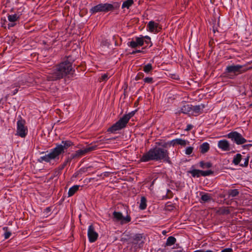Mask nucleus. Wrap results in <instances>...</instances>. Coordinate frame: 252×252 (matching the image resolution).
Here are the masks:
<instances>
[{"instance_id": "45", "label": "nucleus", "mask_w": 252, "mask_h": 252, "mask_svg": "<svg viewBox=\"0 0 252 252\" xmlns=\"http://www.w3.org/2000/svg\"><path fill=\"white\" fill-rule=\"evenodd\" d=\"M192 127H193V126H192V125H188L187 126V128H186V130H187V131H189V130H190V129L192 128Z\"/></svg>"}, {"instance_id": "34", "label": "nucleus", "mask_w": 252, "mask_h": 252, "mask_svg": "<svg viewBox=\"0 0 252 252\" xmlns=\"http://www.w3.org/2000/svg\"><path fill=\"white\" fill-rule=\"evenodd\" d=\"M3 229L5 231V233L4 234L5 239H7L9 238L11 233L10 231H8V227H4Z\"/></svg>"}, {"instance_id": "40", "label": "nucleus", "mask_w": 252, "mask_h": 252, "mask_svg": "<svg viewBox=\"0 0 252 252\" xmlns=\"http://www.w3.org/2000/svg\"><path fill=\"white\" fill-rule=\"evenodd\" d=\"M249 157H247L245 159H244V164H241L240 165L241 166H244V167H246L248 166V163H249Z\"/></svg>"}, {"instance_id": "48", "label": "nucleus", "mask_w": 252, "mask_h": 252, "mask_svg": "<svg viewBox=\"0 0 252 252\" xmlns=\"http://www.w3.org/2000/svg\"><path fill=\"white\" fill-rule=\"evenodd\" d=\"M200 251V252H213L212 251H211V250H207L206 251H201V250H199Z\"/></svg>"}, {"instance_id": "27", "label": "nucleus", "mask_w": 252, "mask_h": 252, "mask_svg": "<svg viewBox=\"0 0 252 252\" xmlns=\"http://www.w3.org/2000/svg\"><path fill=\"white\" fill-rule=\"evenodd\" d=\"M176 239L173 236H170L167 238L166 245V246H171L175 243Z\"/></svg>"}, {"instance_id": "13", "label": "nucleus", "mask_w": 252, "mask_h": 252, "mask_svg": "<svg viewBox=\"0 0 252 252\" xmlns=\"http://www.w3.org/2000/svg\"><path fill=\"white\" fill-rule=\"evenodd\" d=\"M218 146L223 151H227L229 150V144L226 140L219 141Z\"/></svg>"}, {"instance_id": "14", "label": "nucleus", "mask_w": 252, "mask_h": 252, "mask_svg": "<svg viewBox=\"0 0 252 252\" xmlns=\"http://www.w3.org/2000/svg\"><path fill=\"white\" fill-rule=\"evenodd\" d=\"M24 81H21L18 83H15L12 85L10 87L8 88L9 90L14 89V90L12 92V93L13 95L15 94L18 91V89L20 87L21 85H24Z\"/></svg>"}, {"instance_id": "38", "label": "nucleus", "mask_w": 252, "mask_h": 252, "mask_svg": "<svg viewBox=\"0 0 252 252\" xmlns=\"http://www.w3.org/2000/svg\"><path fill=\"white\" fill-rule=\"evenodd\" d=\"M128 45L132 48H135L138 45L136 41H131L128 43Z\"/></svg>"}, {"instance_id": "46", "label": "nucleus", "mask_w": 252, "mask_h": 252, "mask_svg": "<svg viewBox=\"0 0 252 252\" xmlns=\"http://www.w3.org/2000/svg\"><path fill=\"white\" fill-rule=\"evenodd\" d=\"M141 52V50H136V51H133V52L131 53V54H135V53H140V52Z\"/></svg>"}, {"instance_id": "19", "label": "nucleus", "mask_w": 252, "mask_h": 252, "mask_svg": "<svg viewBox=\"0 0 252 252\" xmlns=\"http://www.w3.org/2000/svg\"><path fill=\"white\" fill-rule=\"evenodd\" d=\"M229 197H234L239 194V191L237 189H229L227 191Z\"/></svg>"}, {"instance_id": "3", "label": "nucleus", "mask_w": 252, "mask_h": 252, "mask_svg": "<svg viewBox=\"0 0 252 252\" xmlns=\"http://www.w3.org/2000/svg\"><path fill=\"white\" fill-rule=\"evenodd\" d=\"M120 6V3L119 2H114L113 3H101L95 6L92 7L90 9L91 14H95L97 12H108L118 9Z\"/></svg>"}, {"instance_id": "24", "label": "nucleus", "mask_w": 252, "mask_h": 252, "mask_svg": "<svg viewBox=\"0 0 252 252\" xmlns=\"http://www.w3.org/2000/svg\"><path fill=\"white\" fill-rule=\"evenodd\" d=\"M146 199L145 197L143 196L141 198L139 208L141 210H144L146 209Z\"/></svg>"}, {"instance_id": "6", "label": "nucleus", "mask_w": 252, "mask_h": 252, "mask_svg": "<svg viewBox=\"0 0 252 252\" xmlns=\"http://www.w3.org/2000/svg\"><path fill=\"white\" fill-rule=\"evenodd\" d=\"M225 70L226 73H233L235 75H237L246 72L247 69L244 65L232 64L227 66Z\"/></svg>"}, {"instance_id": "37", "label": "nucleus", "mask_w": 252, "mask_h": 252, "mask_svg": "<svg viewBox=\"0 0 252 252\" xmlns=\"http://www.w3.org/2000/svg\"><path fill=\"white\" fill-rule=\"evenodd\" d=\"M136 41L137 44L139 46H142L144 44V39L142 37H137L136 38Z\"/></svg>"}, {"instance_id": "8", "label": "nucleus", "mask_w": 252, "mask_h": 252, "mask_svg": "<svg viewBox=\"0 0 252 252\" xmlns=\"http://www.w3.org/2000/svg\"><path fill=\"white\" fill-rule=\"evenodd\" d=\"M228 137L231 138L232 141L238 145L243 144L247 141L246 139L240 133L236 131L229 133L228 134Z\"/></svg>"}, {"instance_id": "28", "label": "nucleus", "mask_w": 252, "mask_h": 252, "mask_svg": "<svg viewBox=\"0 0 252 252\" xmlns=\"http://www.w3.org/2000/svg\"><path fill=\"white\" fill-rule=\"evenodd\" d=\"M204 108V106H202V108H201L200 106L199 105H196L192 107V112L195 114H199L200 113L201 110Z\"/></svg>"}, {"instance_id": "23", "label": "nucleus", "mask_w": 252, "mask_h": 252, "mask_svg": "<svg viewBox=\"0 0 252 252\" xmlns=\"http://www.w3.org/2000/svg\"><path fill=\"white\" fill-rule=\"evenodd\" d=\"M72 145L73 143L70 141H62V144L60 145L63 147V150L64 151L65 150H66Z\"/></svg>"}, {"instance_id": "49", "label": "nucleus", "mask_w": 252, "mask_h": 252, "mask_svg": "<svg viewBox=\"0 0 252 252\" xmlns=\"http://www.w3.org/2000/svg\"><path fill=\"white\" fill-rule=\"evenodd\" d=\"M46 211L47 213L49 212L50 211V208H46Z\"/></svg>"}, {"instance_id": "50", "label": "nucleus", "mask_w": 252, "mask_h": 252, "mask_svg": "<svg viewBox=\"0 0 252 252\" xmlns=\"http://www.w3.org/2000/svg\"><path fill=\"white\" fill-rule=\"evenodd\" d=\"M102 43L104 44V45H107V44L108 43L106 41H105L102 42Z\"/></svg>"}, {"instance_id": "42", "label": "nucleus", "mask_w": 252, "mask_h": 252, "mask_svg": "<svg viewBox=\"0 0 252 252\" xmlns=\"http://www.w3.org/2000/svg\"><path fill=\"white\" fill-rule=\"evenodd\" d=\"M144 81L145 83H151L153 82V78L152 77H146L144 79Z\"/></svg>"}, {"instance_id": "2", "label": "nucleus", "mask_w": 252, "mask_h": 252, "mask_svg": "<svg viewBox=\"0 0 252 252\" xmlns=\"http://www.w3.org/2000/svg\"><path fill=\"white\" fill-rule=\"evenodd\" d=\"M162 159L171 163L168 150L157 146L151 149L148 152L144 154L141 158V160L143 162Z\"/></svg>"}, {"instance_id": "25", "label": "nucleus", "mask_w": 252, "mask_h": 252, "mask_svg": "<svg viewBox=\"0 0 252 252\" xmlns=\"http://www.w3.org/2000/svg\"><path fill=\"white\" fill-rule=\"evenodd\" d=\"M133 0H126L123 2V3L122 5V8H126L128 9L131 5H132L133 4Z\"/></svg>"}, {"instance_id": "7", "label": "nucleus", "mask_w": 252, "mask_h": 252, "mask_svg": "<svg viewBox=\"0 0 252 252\" xmlns=\"http://www.w3.org/2000/svg\"><path fill=\"white\" fill-rule=\"evenodd\" d=\"M97 146L94 145L83 148L80 150L76 151L75 153L72 154L70 156V158L74 159L79 158L94 150L96 149Z\"/></svg>"}, {"instance_id": "21", "label": "nucleus", "mask_w": 252, "mask_h": 252, "mask_svg": "<svg viewBox=\"0 0 252 252\" xmlns=\"http://www.w3.org/2000/svg\"><path fill=\"white\" fill-rule=\"evenodd\" d=\"M156 145H158L159 146H160V148H163L166 149V148H167L168 147H170L171 145H172L171 141L168 142H158L156 143Z\"/></svg>"}, {"instance_id": "12", "label": "nucleus", "mask_w": 252, "mask_h": 252, "mask_svg": "<svg viewBox=\"0 0 252 252\" xmlns=\"http://www.w3.org/2000/svg\"><path fill=\"white\" fill-rule=\"evenodd\" d=\"M148 27L150 32L156 33L158 32L161 30L158 23H155L154 21H150L148 24Z\"/></svg>"}, {"instance_id": "31", "label": "nucleus", "mask_w": 252, "mask_h": 252, "mask_svg": "<svg viewBox=\"0 0 252 252\" xmlns=\"http://www.w3.org/2000/svg\"><path fill=\"white\" fill-rule=\"evenodd\" d=\"M142 239V236L141 234H138L134 235L132 239L133 240V243H138V242L140 241Z\"/></svg>"}, {"instance_id": "20", "label": "nucleus", "mask_w": 252, "mask_h": 252, "mask_svg": "<svg viewBox=\"0 0 252 252\" xmlns=\"http://www.w3.org/2000/svg\"><path fill=\"white\" fill-rule=\"evenodd\" d=\"M210 148V145L208 143H203L200 147V152L202 154H204L208 152V151L209 150Z\"/></svg>"}, {"instance_id": "1", "label": "nucleus", "mask_w": 252, "mask_h": 252, "mask_svg": "<svg viewBox=\"0 0 252 252\" xmlns=\"http://www.w3.org/2000/svg\"><path fill=\"white\" fill-rule=\"evenodd\" d=\"M72 70V63L70 62H63L52 68L47 76V80L53 81L60 79L69 74Z\"/></svg>"}, {"instance_id": "30", "label": "nucleus", "mask_w": 252, "mask_h": 252, "mask_svg": "<svg viewBox=\"0 0 252 252\" xmlns=\"http://www.w3.org/2000/svg\"><path fill=\"white\" fill-rule=\"evenodd\" d=\"M201 199L203 201L206 202L210 201L212 199V197L209 194L205 193L202 195Z\"/></svg>"}, {"instance_id": "33", "label": "nucleus", "mask_w": 252, "mask_h": 252, "mask_svg": "<svg viewBox=\"0 0 252 252\" xmlns=\"http://www.w3.org/2000/svg\"><path fill=\"white\" fill-rule=\"evenodd\" d=\"M152 69V64L149 63L144 66L143 70L146 73L149 72Z\"/></svg>"}, {"instance_id": "47", "label": "nucleus", "mask_w": 252, "mask_h": 252, "mask_svg": "<svg viewBox=\"0 0 252 252\" xmlns=\"http://www.w3.org/2000/svg\"><path fill=\"white\" fill-rule=\"evenodd\" d=\"M252 146V144H247V145H245L244 146V148H248L250 146Z\"/></svg>"}, {"instance_id": "16", "label": "nucleus", "mask_w": 252, "mask_h": 252, "mask_svg": "<svg viewBox=\"0 0 252 252\" xmlns=\"http://www.w3.org/2000/svg\"><path fill=\"white\" fill-rule=\"evenodd\" d=\"M191 110L192 107L190 105L187 104L183 106L176 113L180 114L181 113H182L187 114L190 112Z\"/></svg>"}, {"instance_id": "11", "label": "nucleus", "mask_w": 252, "mask_h": 252, "mask_svg": "<svg viewBox=\"0 0 252 252\" xmlns=\"http://www.w3.org/2000/svg\"><path fill=\"white\" fill-rule=\"evenodd\" d=\"M64 151L63 150V148L60 145H57V146L53 149L50 152L53 159H55L59 157V156L63 153Z\"/></svg>"}, {"instance_id": "43", "label": "nucleus", "mask_w": 252, "mask_h": 252, "mask_svg": "<svg viewBox=\"0 0 252 252\" xmlns=\"http://www.w3.org/2000/svg\"><path fill=\"white\" fill-rule=\"evenodd\" d=\"M221 252H232L231 248H226L223 250Z\"/></svg>"}, {"instance_id": "18", "label": "nucleus", "mask_w": 252, "mask_h": 252, "mask_svg": "<svg viewBox=\"0 0 252 252\" xmlns=\"http://www.w3.org/2000/svg\"><path fill=\"white\" fill-rule=\"evenodd\" d=\"M51 159H53V158L50 153L49 154L46 155L43 157H41L39 159H38V161L39 162H42L43 161H45L46 162L50 161Z\"/></svg>"}, {"instance_id": "44", "label": "nucleus", "mask_w": 252, "mask_h": 252, "mask_svg": "<svg viewBox=\"0 0 252 252\" xmlns=\"http://www.w3.org/2000/svg\"><path fill=\"white\" fill-rule=\"evenodd\" d=\"M145 38L146 39L145 40V42L148 44L150 42V38L149 36H145Z\"/></svg>"}, {"instance_id": "39", "label": "nucleus", "mask_w": 252, "mask_h": 252, "mask_svg": "<svg viewBox=\"0 0 252 252\" xmlns=\"http://www.w3.org/2000/svg\"><path fill=\"white\" fill-rule=\"evenodd\" d=\"M193 148L192 147H188L186 150V154L187 155L191 154L193 151Z\"/></svg>"}, {"instance_id": "5", "label": "nucleus", "mask_w": 252, "mask_h": 252, "mask_svg": "<svg viewBox=\"0 0 252 252\" xmlns=\"http://www.w3.org/2000/svg\"><path fill=\"white\" fill-rule=\"evenodd\" d=\"M26 122L21 117L17 123L16 134L22 138L25 137L28 133V128L25 126Z\"/></svg>"}, {"instance_id": "29", "label": "nucleus", "mask_w": 252, "mask_h": 252, "mask_svg": "<svg viewBox=\"0 0 252 252\" xmlns=\"http://www.w3.org/2000/svg\"><path fill=\"white\" fill-rule=\"evenodd\" d=\"M189 172L191 173L193 177H199L201 176V170H200L193 169Z\"/></svg>"}, {"instance_id": "51", "label": "nucleus", "mask_w": 252, "mask_h": 252, "mask_svg": "<svg viewBox=\"0 0 252 252\" xmlns=\"http://www.w3.org/2000/svg\"><path fill=\"white\" fill-rule=\"evenodd\" d=\"M213 31H214V32L215 33L216 29L214 28V27L213 28Z\"/></svg>"}, {"instance_id": "36", "label": "nucleus", "mask_w": 252, "mask_h": 252, "mask_svg": "<svg viewBox=\"0 0 252 252\" xmlns=\"http://www.w3.org/2000/svg\"><path fill=\"white\" fill-rule=\"evenodd\" d=\"M213 174V171L212 170L202 171L201 170V175L202 176H206Z\"/></svg>"}, {"instance_id": "41", "label": "nucleus", "mask_w": 252, "mask_h": 252, "mask_svg": "<svg viewBox=\"0 0 252 252\" xmlns=\"http://www.w3.org/2000/svg\"><path fill=\"white\" fill-rule=\"evenodd\" d=\"M108 78L107 74L102 75L100 79V81H106Z\"/></svg>"}, {"instance_id": "22", "label": "nucleus", "mask_w": 252, "mask_h": 252, "mask_svg": "<svg viewBox=\"0 0 252 252\" xmlns=\"http://www.w3.org/2000/svg\"><path fill=\"white\" fill-rule=\"evenodd\" d=\"M79 187L80 186L79 185H75L70 188L68 192V196H71L74 195V193L78 190Z\"/></svg>"}, {"instance_id": "15", "label": "nucleus", "mask_w": 252, "mask_h": 252, "mask_svg": "<svg viewBox=\"0 0 252 252\" xmlns=\"http://www.w3.org/2000/svg\"><path fill=\"white\" fill-rule=\"evenodd\" d=\"M18 16L16 14H13V15H8V19L10 22H11V23L9 24L8 25V28L14 26L15 24H14V22L18 20Z\"/></svg>"}, {"instance_id": "26", "label": "nucleus", "mask_w": 252, "mask_h": 252, "mask_svg": "<svg viewBox=\"0 0 252 252\" xmlns=\"http://www.w3.org/2000/svg\"><path fill=\"white\" fill-rule=\"evenodd\" d=\"M241 159H242V156H241V155L240 154H237L234 157L233 161H232V162L235 165H238L240 163V162Z\"/></svg>"}, {"instance_id": "52", "label": "nucleus", "mask_w": 252, "mask_h": 252, "mask_svg": "<svg viewBox=\"0 0 252 252\" xmlns=\"http://www.w3.org/2000/svg\"><path fill=\"white\" fill-rule=\"evenodd\" d=\"M200 252V251L197 250V251H195V252Z\"/></svg>"}, {"instance_id": "10", "label": "nucleus", "mask_w": 252, "mask_h": 252, "mask_svg": "<svg viewBox=\"0 0 252 252\" xmlns=\"http://www.w3.org/2000/svg\"><path fill=\"white\" fill-rule=\"evenodd\" d=\"M98 236V234L94 231L93 225H90L88 230V236L89 241L91 243L95 242L97 240Z\"/></svg>"}, {"instance_id": "17", "label": "nucleus", "mask_w": 252, "mask_h": 252, "mask_svg": "<svg viewBox=\"0 0 252 252\" xmlns=\"http://www.w3.org/2000/svg\"><path fill=\"white\" fill-rule=\"evenodd\" d=\"M171 143L172 146H174L176 144L185 146L187 144V141L182 139H176L172 140Z\"/></svg>"}, {"instance_id": "32", "label": "nucleus", "mask_w": 252, "mask_h": 252, "mask_svg": "<svg viewBox=\"0 0 252 252\" xmlns=\"http://www.w3.org/2000/svg\"><path fill=\"white\" fill-rule=\"evenodd\" d=\"M212 165V164L211 162L205 163L203 161L200 162V166L202 168H210Z\"/></svg>"}, {"instance_id": "9", "label": "nucleus", "mask_w": 252, "mask_h": 252, "mask_svg": "<svg viewBox=\"0 0 252 252\" xmlns=\"http://www.w3.org/2000/svg\"><path fill=\"white\" fill-rule=\"evenodd\" d=\"M113 219L115 221H121L122 224L127 223L131 220L130 217L127 216L126 217H123L122 214L119 212H113Z\"/></svg>"}, {"instance_id": "4", "label": "nucleus", "mask_w": 252, "mask_h": 252, "mask_svg": "<svg viewBox=\"0 0 252 252\" xmlns=\"http://www.w3.org/2000/svg\"><path fill=\"white\" fill-rule=\"evenodd\" d=\"M134 114V111H132L128 114L124 115L117 123L113 125L111 127H109L108 131L111 132H114L116 131L120 130L125 127L130 118H131Z\"/></svg>"}, {"instance_id": "35", "label": "nucleus", "mask_w": 252, "mask_h": 252, "mask_svg": "<svg viewBox=\"0 0 252 252\" xmlns=\"http://www.w3.org/2000/svg\"><path fill=\"white\" fill-rule=\"evenodd\" d=\"M71 159L70 158H68L66 159V160L64 162V163L63 164H62V165H61L59 167V169L60 170H63L64 167L65 166H66V165H67V164L69 162H70Z\"/></svg>"}]
</instances>
